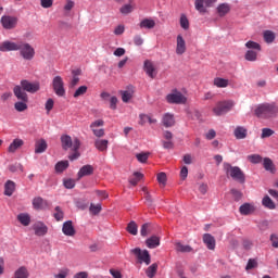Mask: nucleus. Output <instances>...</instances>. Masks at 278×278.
I'll return each instance as SVG.
<instances>
[{
  "label": "nucleus",
  "mask_w": 278,
  "mask_h": 278,
  "mask_svg": "<svg viewBox=\"0 0 278 278\" xmlns=\"http://www.w3.org/2000/svg\"><path fill=\"white\" fill-rule=\"evenodd\" d=\"M131 253L136 255L140 264H146L147 266L151 264V254L147 250L142 251L140 248H136L131 250Z\"/></svg>",
  "instance_id": "0eeeda50"
},
{
  "label": "nucleus",
  "mask_w": 278,
  "mask_h": 278,
  "mask_svg": "<svg viewBox=\"0 0 278 278\" xmlns=\"http://www.w3.org/2000/svg\"><path fill=\"white\" fill-rule=\"evenodd\" d=\"M176 251H178V253H192V247L184 245L181 242H177Z\"/></svg>",
  "instance_id": "58836bf2"
},
{
  "label": "nucleus",
  "mask_w": 278,
  "mask_h": 278,
  "mask_svg": "<svg viewBox=\"0 0 278 278\" xmlns=\"http://www.w3.org/2000/svg\"><path fill=\"white\" fill-rule=\"evenodd\" d=\"M21 86L23 90H25L26 92H30V94H35V92H38V90H40V83L38 81L30 83L29 80H22Z\"/></svg>",
  "instance_id": "9b49d317"
},
{
  "label": "nucleus",
  "mask_w": 278,
  "mask_h": 278,
  "mask_svg": "<svg viewBox=\"0 0 278 278\" xmlns=\"http://www.w3.org/2000/svg\"><path fill=\"white\" fill-rule=\"evenodd\" d=\"M103 125H105L103 119H98L90 124V129L96 138H103V136H105V129L99 128L103 127Z\"/></svg>",
  "instance_id": "1a4fd4ad"
},
{
  "label": "nucleus",
  "mask_w": 278,
  "mask_h": 278,
  "mask_svg": "<svg viewBox=\"0 0 278 278\" xmlns=\"http://www.w3.org/2000/svg\"><path fill=\"white\" fill-rule=\"evenodd\" d=\"M88 92L87 86H80L75 92H74V99H77L79 97H84Z\"/></svg>",
  "instance_id": "de8ad7c7"
},
{
  "label": "nucleus",
  "mask_w": 278,
  "mask_h": 278,
  "mask_svg": "<svg viewBox=\"0 0 278 278\" xmlns=\"http://www.w3.org/2000/svg\"><path fill=\"white\" fill-rule=\"evenodd\" d=\"M263 38L265 40V42H267V45H270L273 42H275V34L273 33V30H265L263 33Z\"/></svg>",
  "instance_id": "e433bc0d"
},
{
  "label": "nucleus",
  "mask_w": 278,
  "mask_h": 278,
  "mask_svg": "<svg viewBox=\"0 0 278 278\" xmlns=\"http://www.w3.org/2000/svg\"><path fill=\"white\" fill-rule=\"evenodd\" d=\"M166 101L167 103H172L175 105H184L186 101H188V99L180 91H174L173 93H168L166 96Z\"/></svg>",
  "instance_id": "39448f33"
},
{
  "label": "nucleus",
  "mask_w": 278,
  "mask_h": 278,
  "mask_svg": "<svg viewBox=\"0 0 278 278\" xmlns=\"http://www.w3.org/2000/svg\"><path fill=\"white\" fill-rule=\"evenodd\" d=\"M218 0H195L194 8L200 14L207 13V8H214V3Z\"/></svg>",
  "instance_id": "6e6552de"
},
{
  "label": "nucleus",
  "mask_w": 278,
  "mask_h": 278,
  "mask_svg": "<svg viewBox=\"0 0 278 278\" xmlns=\"http://www.w3.org/2000/svg\"><path fill=\"white\" fill-rule=\"evenodd\" d=\"M17 220L21 223V225H24V227H29V224L31 223V218L25 213L17 215Z\"/></svg>",
  "instance_id": "c9c22d12"
},
{
  "label": "nucleus",
  "mask_w": 278,
  "mask_h": 278,
  "mask_svg": "<svg viewBox=\"0 0 278 278\" xmlns=\"http://www.w3.org/2000/svg\"><path fill=\"white\" fill-rule=\"evenodd\" d=\"M235 138H237V140H244V138H247V134L248 130L247 128L242 127V126H238L235 131Z\"/></svg>",
  "instance_id": "7c9ffc66"
},
{
  "label": "nucleus",
  "mask_w": 278,
  "mask_h": 278,
  "mask_svg": "<svg viewBox=\"0 0 278 278\" xmlns=\"http://www.w3.org/2000/svg\"><path fill=\"white\" fill-rule=\"evenodd\" d=\"M275 134V130L270 129V128H263L262 129V135L261 138H270V136H273Z\"/></svg>",
  "instance_id": "bf43d9fd"
},
{
  "label": "nucleus",
  "mask_w": 278,
  "mask_h": 278,
  "mask_svg": "<svg viewBox=\"0 0 278 278\" xmlns=\"http://www.w3.org/2000/svg\"><path fill=\"white\" fill-rule=\"evenodd\" d=\"M18 45L20 42L5 40L0 43V51L2 53H7L8 51H18Z\"/></svg>",
  "instance_id": "ddd939ff"
},
{
  "label": "nucleus",
  "mask_w": 278,
  "mask_h": 278,
  "mask_svg": "<svg viewBox=\"0 0 278 278\" xmlns=\"http://www.w3.org/2000/svg\"><path fill=\"white\" fill-rule=\"evenodd\" d=\"M127 231L128 233H130L131 236H138V224H136V222H130L127 225Z\"/></svg>",
  "instance_id": "a19ab883"
},
{
  "label": "nucleus",
  "mask_w": 278,
  "mask_h": 278,
  "mask_svg": "<svg viewBox=\"0 0 278 278\" xmlns=\"http://www.w3.org/2000/svg\"><path fill=\"white\" fill-rule=\"evenodd\" d=\"M92 173H94V167H92V165H84L77 174V180L79 181V179L83 177H88L92 175Z\"/></svg>",
  "instance_id": "412c9836"
},
{
  "label": "nucleus",
  "mask_w": 278,
  "mask_h": 278,
  "mask_svg": "<svg viewBox=\"0 0 278 278\" xmlns=\"http://www.w3.org/2000/svg\"><path fill=\"white\" fill-rule=\"evenodd\" d=\"M33 229L35 231V236H47V232L49 231V228L45 223L38 222L33 226Z\"/></svg>",
  "instance_id": "6ab92c4d"
},
{
  "label": "nucleus",
  "mask_w": 278,
  "mask_h": 278,
  "mask_svg": "<svg viewBox=\"0 0 278 278\" xmlns=\"http://www.w3.org/2000/svg\"><path fill=\"white\" fill-rule=\"evenodd\" d=\"M53 105H55V102L53 101V99H48L46 104H45V109L47 110L48 114L49 112H51V110H53Z\"/></svg>",
  "instance_id": "052dcab7"
},
{
  "label": "nucleus",
  "mask_w": 278,
  "mask_h": 278,
  "mask_svg": "<svg viewBox=\"0 0 278 278\" xmlns=\"http://www.w3.org/2000/svg\"><path fill=\"white\" fill-rule=\"evenodd\" d=\"M52 88H53L54 94H56V97H65L66 96V89H64V80L61 78V76H55L53 78Z\"/></svg>",
  "instance_id": "423d86ee"
},
{
  "label": "nucleus",
  "mask_w": 278,
  "mask_h": 278,
  "mask_svg": "<svg viewBox=\"0 0 278 278\" xmlns=\"http://www.w3.org/2000/svg\"><path fill=\"white\" fill-rule=\"evenodd\" d=\"M62 231L64 236H68L70 238H73L77 231L75 230V227L73 226V220H67L63 223Z\"/></svg>",
  "instance_id": "dca6fc26"
},
{
  "label": "nucleus",
  "mask_w": 278,
  "mask_h": 278,
  "mask_svg": "<svg viewBox=\"0 0 278 278\" xmlns=\"http://www.w3.org/2000/svg\"><path fill=\"white\" fill-rule=\"evenodd\" d=\"M142 177H144V175H142L141 173L139 172L134 173V178L129 179V184H131V186H138V181H140Z\"/></svg>",
  "instance_id": "a18cd8bd"
},
{
  "label": "nucleus",
  "mask_w": 278,
  "mask_h": 278,
  "mask_svg": "<svg viewBox=\"0 0 278 278\" xmlns=\"http://www.w3.org/2000/svg\"><path fill=\"white\" fill-rule=\"evenodd\" d=\"M48 147L49 146L47 144V140L39 139L35 142V153L36 154L45 153V151H47Z\"/></svg>",
  "instance_id": "393cba45"
},
{
  "label": "nucleus",
  "mask_w": 278,
  "mask_h": 278,
  "mask_svg": "<svg viewBox=\"0 0 278 278\" xmlns=\"http://www.w3.org/2000/svg\"><path fill=\"white\" fill-rule=\"evenodd\" d=\"M79 147H81V141H79V139L75 138L74 146L72 149V151H74V153L68 156V160H71V162H73L79 157Z\"/></svg>",
  "instance_id": "b1692460"
},
{
  "label": "nucleus",
  "mask_w": 278,
  "mask_h": 278,
  "mask_svg": "<svg viewBox=\"0 0 278 278\" xmlns=\"http://www.w3.org/2000/svg\"><path fill=\"white\" fill-rule=\"evenodd\" d=\"M262 203H263L264 207H267V210H275V207H276L275 202L268 195H265L263 198Z\"/></svg>",
  "instance_id": "4c0bfd02"
},
{
  "label": "nucleus",
  "mask_w": 278,
  "mask_h": 278,
  "mask_svg": "<svg viewBox=\"0 0 278 278\" xmlns=\"http://www.w3.org/2000/svg\"><path fill=\"white\" fill-rule=\"evenodd\" d=\"M257 118H273L278 114V106L275 103H262L254 111Z\"/></svg>",
  "instance_id": "f257e3e1"
},
{
  "label": "nucleus",
  "mask_w": 278,
  "mask_h": 278,
  "mask_svg": "<svg viewBox=\"0 0 278 278\" xmlns=\"http://www.w3.org/2000/svg\"><path fill=\"white\" fill-rule=\"evenodd\" d=\"M75 146V140L73 141V138L68 135L61 136V147L63 151H68V149H73Z\"/></svg>",
  "instance_id": "a211bd4d"
},
{
  "label": "nucleus",
  "mask_w": 278,
  "mask_h": 278,
  "mask_svg": "<svg viewBox=\"0 0 278 278\" xmlns=\"http://www.w3.org/2000/svg\"><path fill=\"white\" fill-rule=\"evenodd\" d=\"M203 242H204V244H206V248L210 251H214V249H216V239L214 238V236H212L210 233H204Z\"/></svg>",
  "instance_id": "aec40b11"
},
{
  "label": "nucleus",
  "mask_w": 278,
  "mask_h": 278,
  "mask_svg": "<svg viewBox=\"0 0 278 278\" xmlns=\"http://www.w3.org/2000/svg\"><path fill=\"white\" fill-rule=\"evenodd\" d=\"M93 144L98 151L103 153L108 151V144H110V141L106 139H96Z\"/></svg>",
  "instance_id": "a878e982"
},
{
  "label": "nucleus",
  "mask_w": 278,
  "mask_h": 278,
  "mask_svg": "<svg viewBox=\"0 0 278 278\" xmlns=\"http://www.w3.org/2000/svg\"><path fill=\"white\" fill-rule=\"evenodd\" d=\"M136 157L141 164H147V160H149V153L141 152L139 154H136Z\"/></svg>",
  "instance_id": "6e6d98bb"
},
{
  "label": "nucleus",
  "mask_w": 278,
  "mask_h": 278,
  "mask_svg": "<svg viewBox=\"0 0 278 278\" xmlns=\"http://www.w3.org/2000/svg\"><path fill=\"white\" fill-rule=\"evenodd\" d=\"M0 23L4 29H14L18 23V18L10 15H3L0 20Z\"/></svg>",
  "instance_id": "9d476101"
},
{
  "label": "nucleus",
  "mask_w": 278,
  "mask_h": 278,
  "mask_svg": "<svg viewBox=\"0 0 278 278\" xmlns=\"http://www.w3.org/2000/svg\"><path fill=\"white\" fill-rule=\"evenodd\" d=\"M25 144V141L23 139H14L13 142L9 146V153H16L17 149H21Z\"/></svg>",
  "instance_id": "c85d7f7f"
},
{
  "label": "nucleus",
  "mask_w": 278,
  "mask_h": 278,
  "mask_svg": "<svg viewBox=\"0 0 278 278\" xmlns=\"http://www.w3.org/2000/svg\"><path fill=\"white\" fill-rule=\"evenodd\" d=\"M156 273H157V264L154 263L150 267H148L146 275L149 278H154Z\"/></svg>",
  "instance_id": "37998d69"
},
{
  "label": "nucleus",
  "mask_w": 278,
  "mask_h": 278,
  "mask_svg": "<svg viewBox=\"0 0 278 278\" xmlns=\"http://www.w3.org/2000/svg\"><path fill=\"white\" fill-rule=\"evenodd\" d=\"M223 168L227 175V177H231L233 181H237L238 184H245L247 176L244 175V172L241 170L238 166H231L229 163H224Z\"/></svg>",
  "instance_id": "f03ea898"
},
{
  "label": "nucleus",
  "mask_w": 278,
  "mask_h": 278,
  "mask_svg": "<svg viewBox=\"0 0 278 278\" xmlns=\"http://www.w3.org/2000/svg\"><path fill=\"white\" fill-rule=\"evenodd\" d=\"M270 242L274 249H278V236L277 235H271L270 236Z\"/></svg>",
  "instance_id": "774afa93"
},
{
  "label": "nucleus",
  "mask_w": 278,
  "mask_h": 278,
  "mask_svg": "<svg viewBox=\"0 0 278 278\" xmlns=\"http://www.w3.org/2000/svg\"><path fill=\"white\" fill-rule=\"evenodd\" d=\"M231 108H233V101H219L213 108V114H215V116H223V114L230 112Z\"/></svg>",
  "instance_id": "20e7f679"
},
{
  "label": "nucleus",
  "mask_w": 278,
  "mask_h": 278,
  "mask_svg": "<svg viewBox=\"0 0 278 278\" xmlns=\"http://www.w3.org/2000/svg\"><path fill=\"white\" fill-rule=\"evenodd\" d=\"M231 194L235 199V201H240V199H242V192L237 190V189H231Z\"/></svg>",
  "instance_id": "e2e57ef3"
},
{
  "label": "nucleus",
  "mask_w": 278,
  "mask_h": 278,
  "mask_svg": "<svg viewBox=\"0 0 278 278\" xmlns=\"http://www.w3.org/2000/svg\"><path fill=\"white\" fill-rule=\"evenodd\" d=\"M12 278H29V269L25 266H21L14 271Z\"/></svg>",
  "instance_id": "bb28decb"
},
{
  "label": "nucleus",
  "mask_w": 278,
  "mask_h": 278,
  "mask_svg": "<svg viewBox=\"0 0 278 278\" xmlns=\"http://www.w3.org/2000/svg\"><path fill=\"white\" fill-rule=\"evenodd\" d=\"M13 92L18 101H24V103H27V101H29V97L27 96L25 89H23V86H15Z\"/></svg>",
  "instance_id": "4468645a"
},
{
  "label": "nucleus",
  "mask_w": 278,
  "mask_h": 278,
  "mask_svg": "<svg viewBox=\"0 0 278 278\" xmlns=\"http://www.w3.org/2000/svg\"><path fill=\"white\" fill-rule=\"evenodd\" d=\"M162 124L166 127H175V114L165 113L162 117Z\"/></svg>",
  "instance_id": "4be33fe9"
},
{
  "label": "nucleus",
  "mask_w": 278,
  "mask_h": 278,
  "mask_svg": "<svg viewBox=\"0 0 278 278\" xmlns=\"http://www.w3.org/2000/svg\"><path fill=\"white\" fill-rule=\"evenodd\" d=\"M186 39H184V36L178 35L176 38V54L184 55V53H186Z\"/></svg>",
  "instance_id": "2eb2a0df"
},
{
  "label": "nucleus",
  "mask_w": 278,
  "mask_h": 278,
  "mask_svg": "<svg viewBox=\"0 0 278 278\" xmlns=\"http://www.w3.org/2000/svg\"><path fill=\"white\" fill-rule=\"evenodd\" d=\"M16 190V184L12 180H8L4 185V194L5 197H12Z\"/></svg>",
  "instance_id": "cd10ccee"
},
{
  "label": "nucleus",
  "mask_w": 278,
  "mask_h": 278,
  "mask_svg": "<svg viewBox=\"0 0 278 278\" xmlns=\"http://www.w3.org/2000/svg\"><path fill=\"white\" fill-rule=\"evenodd\" d=\"M139 27L141 29H153V27H155V21L151 18H144L140 22Z\"/></svg>",
  "instance_id": "473e14b6"
},
{
  "label": "nucleus",
  "mask_w": 278,
  "mask_h": 278,
  "mask_svg": "<svg viewBox=\"0 0 278 278\" xmlns=\"http://www.w3.org/2000/svg\"><path fill=\"white\" fill-rule=\"evenodd\" d=\"M18 51L23 60L31 61L36 56V50L27 42L20 41Z\"/></svg>",
  "instance_id": "7ed1b4c3"
},
{
  "label": "nucleus",
  "mask_w": 278,
  "mask_h": 278,
  "mask_svg": "<svg viewBox=\"0 0 278 278\" xmlns=\"http://www.w3.org/2000/svg\"><path fill=\"white\" fill-rule=\"evenodd\" d=\"M230 10L231 7H229V4L222 3L217 7V14H219V16H226V14H229Z\"/></svg>",
  "instance_id": "f704fd0d"
},
{
  "label": "nucleus",
  "mask_w": 278,
  "mask_h": 278,
  "mask_svg": "<svg viewBox=\"0 0 278 278\" xmlns=\"http://www.w3.org/2000/svg\"><path fill=\"white\" fill-rule=\"evenodd\" d=\"M41 8L49 9L53 5V0H40Z\"/></svg>",
  "instance_id": "338daca9"
},
{
  "label": "nucleus",
  "mask_w": 278,
  "mask_h": 278,
  "mask_svg": "<svg viewBox=\"0 0 278 278\" xmlns=\"http://www.w3.org/2000/svg\"><path fill=\"white\" fill-rule=\"evenodd\" d=\"M54 218L55 220L60 222L64 219V212L60 206H55L54 208Z\"/></svg>",
  "instance_id": "3c124183"
},
{
  "label": "nucleus",
  "mask_w": 278,
  "mask_h": 278,
  "mask_svg": "<svg viewBox=\"0 0 278 278\" xmlns=\"http://www.w3.org/2000/svg\"><path fill=\"white\" fill-rule=\"evenodd\" d=\"M247 49H253L254 51H262V46L255 41H248L245 43Z\"/></svg>",
  "instance_id": "49530a36"
},
{
  "label": "nucleus",
  "mask_w": 278,
  "mask_h": 278,
  "mask_svg": "<svg viewBox=\"0 0 278 278\" xmlns=\"http://www.w3.org/2000/svg\"><path fill=\"white\" fill-rule=\"evenodd\" d=\"M248 62H255L257 60V51L255 50H248L244 55Z\"/></svg>",
  "instance_id": "ea45409f"
},
{
  "label": "nucleus",
  "mask_w": 278,
  "mask_h": 278,
  "mask_svg": "<svg viewBox=\"0 0 278 278\" xmlns=\"http://www.w3.org/2000/svg\"><path fill=\"white\" fill-rule=\"evenodd\" d=\"M101 210H102L101 204H93V203L90 204L89 212L93 216H97V214H100Z\"/></svg>",
  "instance_id": "8fccbe9b"
},
{
  "label": "nucleus",
  "mask_w": 278,
  "mask_h": 278,
  "mask_svg": "<svg viewBox=\"0 0 278 278\" xmlns=\"http://www.w3.org/2000/svg\"><path fill=\"white\" fill-rule=\"evenodd\" d=\"M63 185L67 190H73V188H75L76 181L73 178H65L63 179Z\"/></svg>",
  "instance_id": "c03bdc74"
},
{
  "label": "nucleus",
  "mask_w": 278,
  "mask_h": 278,
  "mask_svg": "<svg viewBox=\"0 0 278 278\" xmlns=\"http://www.w3.org/2000/svg\"><path fill=\"white\" fill-rule=\"evenodd\" d=\"M239 212L242 216H249L255 212V205L251 203H244L239 207Z\"/></svg>",
  "instance_id": "5701e85b"
},
{
  "label": "nucleus",
  "mask_w": 278,
  "mask_h": 278,
  "mask_svg": "<svg viewBox=\"0 0 278 278\" xmlns=\"http://www.w3.org/2000/svg\"><path fill=\"white\" fill-rule=\"evenodd\" d=\"M33 207L34 210H47V207H49V201L41 197H36L33 199Z\"/></svg>",
  "instance_id": "f3484780"
},
{
  "label": "nucleus",
  "mask_w": 278,
  "mask_h": 278,
  "mask_svg": "<svg viewBox=\"0 0 278 278\" xmlns=\"http://www.w3.org/2000/svg\"><path fill=\"white\" fill-rule=\"evenodd\" d=\"M263 166L265 170H270L273 173V168H275V165L273 164V160L266 157L264 159Z\"/></svg>",
  "instance_id": "5fc2aeb1"
},
{
  "label": "nucleus",
  "mask_w": 278,
  "mask_h": 278,
  "mask_svg": "<svg viewBox=\"0 0 278 278\" xmlns=\"http://www.w3.org/2000/svg\"><path fill=\"white\" fill-rule=\"evenodd\" d=\"M121 14H131L134 12V7L131 4H125L119 9Z\"/></svg>",
  "instance_id": "13d9d810"
},
{
  "label": "nucleus",
  "mask_w": 278,
  "mask_h": 278,
  "mask_svg": "<svg viewBox=\"0 0 278 278\" xmlns=\"http://www.w3.org/2000/svg\"><path fill=\"white\" fill-rule=\"evenodd\" d=\"M114 34H115V36H123V34H125V25H118L114 29Z\"/></svg>",
  "instance_id": "69168bd1"
},
{
  "label": "nucleus",
  "mask_w": 278,
  "mask_h": 278,
  "mask_svg": "<svg viewBox=\"0 0 278 278\" xmlns=\"http://www.w3.org/2000/svg\"><path fill=\"white\" fill-rule=\"evenodd\" d=\"M73 8H75V1L66 0L65 5L63 8L65 10V12H71V10H73Z\"/></svg>",
  "instance_id": "680f3d73"
},
{
  "label": "nucleus",
  "mask_w": 278,
  "mask_h": 278,
  "mask_svg": "<svg viewBox=\"0 0 278 278\" xmlns=\"http://www.w3.org/2000/svg\"><path fill=\"white\" fill-rule=\"evenodd\" d=\"M180 27L182 29H190V22L188 21V17L184 14L180 16Z\"/></svg>",
  "instance_id": "864d4df0"
},
{
  "label": "nucleus",
  "mask_w": 278,
  "mask_h": 278,
  "mask_svg": "<svg viewBox=\"0 0 278 278\" xmlns=\"http://www.w3.org/2000/svg\"><path fill=\"white\" fill-rule=\"evenodd\" d=\"M9 170L11 173H16V170H21V173H23V165L22 164L10 165Z\"/></svg>",
  "instance_id": "0e129e2a"
},
{
  "label": "nucleus",
  "mask_w": 278,
  "mask_h": 278,
  "mask_svg": "<svg viewBox=\"0 0 278 278\" xmlns=\"http://www.w3.org/2000/svg\"><path fill=\"white\" fill-rule=\"evenodd\" d=\"M156 179L163 188L164 186H166V181H167L166 173L164 172L159 173L156 176Z\"/></svg>",
  "instance_id": "603ef678"
},
{
  "label": "nucleus",
  "mask_w": 278,
  "mask_h": 278,
  "mask_svg": "<svg viewBox=\"0 0 278 278\" xmlns=\"http://www.w3.org/2000/svg\"><path fill=\"white\" fill-rule=\"evenodd\" d=\"M213 84L216 88H227V86H229V79L216 77L214 78Z\"/></svg>",
  "instance_id": "72a5a7b5"
},
{
  "label": "nucleus",
  "mask_w": 278,
  "mask_h": 278,
  "mask_svg": "<svg viewBox=\"0 0 278 278\" xmlns=\"http://www.w3.org/2000/svg\"><path fill=\"white\" fill-rule=\"evenodd\" d=\"M146 244L148 249H157L160 245V237L157 236H152L146 240Z\"/></svg>",
  "instance_id": "c756f323"
},
{
  "label": "nucleus",
  "mask_w": 278,
  "mask_h": 278,
  "mask_svg": "<svg viewBox=\"0 0 278 278\" xmlns=\"http://www.w3.org/2000/svg\"><path fill=\"white\" fill-rule=\"evenodd\" d=\"M248 160L252 164H260V162H262V156L258 154H251L248 156Z\"/></svg>",
  "instance_id": "4d7b16f0"
},
{
  "label": "nucleus",
  "mask_w": 278,
  "mask_h": 278,
  "mask_svg": "<svg viewBox=\"0 0 278 278\" xmlns=\"http://www.w3.org/2000/svg\"><path fill=\"white\" fill-rule=\"evenodd\" d=\"M68 168V161H60L55 164V170L58 173H64Z\"/></svg>",
  "instance_id": "79ce46f5"
},
{
  "label": "nucleus",
  "mask_w": 278,
  "mask_h": 278,
  "mask_svg": "<svg viewBox=\"0 0 278 278\" xmlns=\"http://www.w3.org/2000/svg\"><path fill=\"white\" fill-rule=\"evenodd\" d=\"M16 112H25L27 110V102L21 100L14 104Z\"/></svg>",
  "instance_id": "09e8293b"
},
{
  "label": "nucleus",
  "mask_w": 278,
  "mask_h": 278,
  "mask_svg": "<svg viewBox=\"0 0 278 278\" xmlns=\"http://www.w3.org/2000/svg\"><path fill=\"white\" fill-rule=\"evenodd\" d=\"M143 71L151 79H155L157 77V71L155 70V65L151 60H146L143 63Z\"/></svg>",
  "instance_id": "f8f14e48"
},
{
  "label": "nucleus",
  "mask_w": 278,
  "mask_h": 278,
  "mask_svg": "<svg viewBox=\"0 0 278 278\" xmlns=\"http://www.w3.org/2000/svg\"><path fill=\"white\" fill-rule=\"evenodd\" d=\"M122 94V101L124 103H129V101H131V99L134 98V88L131 87L128 90H123L121 91Z\"/></svg>",
  "instance_id": "2f4dec72"
}]
</instances>
